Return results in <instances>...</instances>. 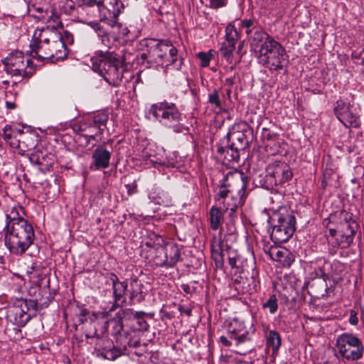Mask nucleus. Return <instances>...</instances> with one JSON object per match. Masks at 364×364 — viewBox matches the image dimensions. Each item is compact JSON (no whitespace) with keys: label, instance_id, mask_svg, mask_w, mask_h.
Instances as JSON below:
<instances>
[{"label":"nucleus","instance_id":"8fccbe9b","mask_svg":"<svg viewBox=\"0 0 364 364\" xmlns=\"http://www.w3.org/2000/svg\"><path fill=\"white\" fill-rule=\"evenodd\" d=\"M223 242H215L212 245V247H211L212 256L220 255V254L226 252V250L224 251L223 249Z\"/></svg>","mask_w":364,"mask_h":364},{"label":"nucleus","instance_id":"a211bd4d","mask_svg":"<svg viewBox=\"0 0 364 364\" xmlns=\"http://www.w3.org/2000/svg\"><path fill=\"white\" fill-rule=\"evenodd\" d=\"M255 330L248 331L242 323L234 320L228 327L227 334L228 337L233 340L234 345L238 346L252 341Z\"/></svg>","mask_w":364,"mask_h":364},{"label":"nucleus","instance_id":"603ef678","mask_svg":"<svg viewBox=\"0 0 364 364\" xmlns=\"http://www.w3.org/2000/svg\"><path fill=\"white\" fill-rule=\"evenodd\" d=\"M241 27L243 28H252V29L259 28L257 27V23L253 19H245L241 21Z\"/></svg>","mask_w":364,"mask_h":364},{"label":"nucleus","instance_id":"de8ad7c7","mask_svg":"<svg viewBox=\"0 0 364 364\" xmlns=\"http://www.w3.org/2000/svg\"><path fill=\"white\" fill-rule=\"evenodd\" d=\"M43 159H41L42 164L41 166H43L46 168V169H49L50 167L52 166L54 161V156L50 153H43Z\"/></svg>","mask_w":364,"mask_h":364},{"label":"nucleus","instance_id":"6e6552de","mask_svg":"<svg viewBox=\"0 0 364 364\" xmlns=\"http://www.w3.org/2000/svg\"><path fill=\"white\" fill-rule=\"evenodd\" d=\"M269 223L272 225L270 237L275 243L287 242L296 230V218L291 212L275 213Z\"/></svg>","mask_w":364,"mask_h":364},{"label":"nucleus","instance_id":"c9c22d12","mask_svg":"<svg viewBox=\"0 0 364 364\" xmlns=\"http://www.w3.org/2000/svg\"><path fill=\"white\" fill-rule=\"evenodd\" d=\"M238 32L234 25L229 23L225 28V42L236 44L238 41Z\"/></svg>","mask_w":364,"mask_h":364},{"label":"nucleus","instance_id":"5fc2aeb1","mask_svg":"<svg viewBox=\"0 0 364 364\" xmlns=\"http://www.w3.org/2000/svg\"><path fill=\"white\" fill-rule=\"evenodd\" d=\"M181 288L187 294H192L196 291V287L189 284H182Z\"/></svg>","mask_w":364,"mask_h":364},{"label":"nucleus","instance_id":"6e6d98bb","mask_svg":"<svg viewBox=\"0 0 364 364\" xmlns=\"http://www.w3.org/2000/svg\"><path fill=\"white\" fill-rule=\"evenodd\" d=\"M220 341L225 347H230L234 344L233 340H231L228 335L220 336Z\"/></svg>","mask_w":364,"mask_h":364},{"label":"nucleus","instance_id":"dca6fc26","mask_svg":"<svg viewBox=\"0 0 364 364\" xmlns=\"http://www.w3.org/2000/svg\"><path fill=\"white\" fill-rule=\"evenodd\" d=\"M107 278L112 284L114 304L110 311H114L116 308L127 304L125 295L128 291L129 284L127 281H120L114 273L107 274Z\"/></svg>","mask_w":364,"mask_h":364},{"label":"nucleus","instance_id":"c03bdc74","mask_svg":"<svg viewBox=\"0 0 364 364\" xmlns=\"http://www.w3.org/2000/svg\"><path fill=\"white\" fill-rule=\"evenodd\" d=\"M94 314H90V312L86 309H81L77 315L78 321L80 324H83L87 321L88 318L92 321Z\"/></svg>","mask_w":364,"mask_h":364},{"label":"nucleus","instance_id":"79ce46f5","mask_svg":"<svg viewBox=\"0 0 364 364\" xmlns=\"http://www.w3.org/2000/svg\"><path fill=\"white\" fill-rule=\"evenodd\" d=\"M208 102L214 105L218 108L222 107V102L220 100L218 91L214 89L211 93L208 95Z\"/></svg>","mask_w":364,"mask_h":364},{"label":"nucleus","instance_id":"c756f323","mask_svg":"<svg viewBox=\"0 0 364 364\" xmlns=\"http://www.w3.org/2000/svg\"><path fill=\"white\" fill-rule=\"evenodd\" d=\"M223 218V213L222 210L215 206H213L210 210V228L217 230L219 229L221 220Z\"/></svg>","mask_w":364,"mask_h":364},{"label":"nucleus","instance_id":"aec40b11","mask_svg":"<svg viewBox=\"0 0 364 364\" xmlns=\"http://www.w3.org/2000/svg\"><path fill=\"white\" fill-rule=\"evenodd\" d=\"M112 153V149L107 150L104 146L97 147L92 154L90 170L97 171L108 168L110 165Z\"/></svg>","mask_w":364,"mask_h":364},{"label":"nucleus","instance_id":"3c124183","mask_svg":"<svg viewBox=\"0 0 364 364\" xmlns=\"http://www.w3.org/2000/svg\"><path fill=\"white\" fill-rule=\"evenodd\" d=\"M227 255V252L220 255H213L212 257L215 262V267L218 269H222L224 266V257Z\"/></svg>","mask_w":364,"mask_h":364},{"label":"nucleus","instance_id":"2eb2a0df","mask_svg":"<svg viewBox=\"0 0 364 364\" xmlns=\"http://www.w3.org/2000/svg\"><path fill=\"white\" fill-rule=\"evenodd\" d=\"M235 182L237 185V188L231 187V184L229 183V178H225L219 187V191L215 196V200H220V199H225L228 197L229 193H232L234 191L237 192L239 196L238 203L242 200L246 193L247 188V177L243 176L242 173H239L235 177Z\"/></svg>","mask_w":364,"mask_h":364},{"label":"nucleus","instance_id":"6ab92c4d","mask_svg":"<svg viewBox=\"0 0 364 364\" xmlns=\"http://www.w3.org/2000/svg\"><path fill=\"white\" fill-rule=\"evenodd\" d=\"M97 0H67L65 6L69 9V11L75 10V7H80L87 12H92L94 17L103 18V14L107 12L101 6H98Z\"/></svg>","mask_w":364,"mask_h":364},{"label":"nucleus","instance_id":"338daca9","mask_svg":"<svg viewBox=\"0 0 364 364\" xmlns=\"http://www.w3.org/2000/svg\"><path fill=\"white\" fill-rule=\"evenodd\" d=\"M344 223H350L351 221H353V220L351 218V214H349L348 213H345V215H344Z\"/></svg>","mask_w":364,"mask_h":364},{"label":"nucleus","instance_id":"13d9d810","mask_svg":"<svg viewBox=\"0 0 364 364\" xmlns=\"http://www.w3.org/2000/svg\"><path fill=\"white\" fill-rule=\"evenodd\" d=\"M11 127L9 126V125H6L3 129H2V132H3V136H4V139L6 140H8V139H10L12 138V134L11 133L9 132V131H11Z\"/></svg>","mask_w":364,"mask_h":364},{"label":"nucleus","instance_id":"ea45409f","mask_svg":"<svg viewBox=\"0 0 364 364\" xmlns=\"http://www.w3.org/2000/svg\"><path fill=\"white\" fill-rule=\"evenodd\" d=\"M51 44L50 41L47 38H42L41 33L39 34V37L33 40L32 43L30 44V51L33 50H39L40 46H44L45 45Z\"/></svg>","mask_w":364,"mask_h":364},{"label":"nucleus","instance_id":"a878e982","mask_svg":"<svg viewBox=\"0 0 364 364\" xmlns=\"http://www.w3.org/2000/svg\"><path fill=\"white\" fill-rule=\"evenodd\" d=\"M90 122L97 129L99 135L103 134L105 128L109 119V114L107 111H98L87 117Z\"/></svg>","mask_w":364,"mask_h":364},{"label":"nucleus","instance_id":"412c9836","mask_svg":"<svg viewBox=\"0 0 364 364\" xmlns=\"http://www.w3.org/2000/svg\"><path fill=\"white\" fill-rule=\"evenodd\" d=\"M217 153L220 157H223L228 162L238 163L240 160V149L231 146V144L223 139L217 145Z\"/></svg>","mask_w":364,"mask_h":364},{"label":"nucleus","instance_id":"473e14b6","mask_svg":"<svg viewBox=\"0 0 364 364\" xmlns=\"http://www.w3.org/2000/svg\"><path fill=\"white\" fill-rule=\"evenodd\" d=\"M235 49V44L225 41L222 43L221 48L220 49L222 57L225 58L229 63L232 64L231 69H233L235 65V63H232V55Z\"/></svg>","mask_w":364,"mask_h":364},{"label":"nucleus","instance_id":"f03ea898","mask_svg":"<svg viewBox=\"0 0 364 364\" xmlns=\"http://www.w3.org/2000/svg\"><path fill=\"white\" fill-rule=\"evenodd\" d=\"M39 295L41 297L36 299H17L7 311L6 320L19 328L25 326L36 315L38 306L47 307L53 300L54 294L50 291L49 282L40 290Z\"/></svg>","mask_w":364,"mask_h":364},{"label":"nucleus","instance_id":"20e7f679","mask_svg":"<svg viewBox=\"0 0 364 364\" xmlns=\"http://www.w3.org/2000/svg\"><path fill=\"white\" fill-rule=\"evenodd\" d=\"M34 239L33 225L28 221H21L6 230L4 242L11 254L21 256L33 245Z\"/></svg>","mask_w":364,"mask_h":364},{"label":"nucleus","instance_id":"bf43d9fd","mask_svg":"<svg viewBox=\"0 0 364 364\" xmlns=\"http://www.w3.org/2000/svg\"><path fill=\"white\" fill-rule=\"evenodd\" d=\"M178 311H180L181 314H184L188 316H190L192 313V309L191 308H186L183 306H180L178 307Z\"/></svg>","mask_w":364,"mask_h":364},{"label":"nucleus","instance_id":"5701e85b","mask_svg":"<svg viewBox=\"0 0 364 364\" xmlns=\"http://www.w3.org/2000/svg\"><path fill=\"white\" fill-rule=\"evenodd\" d=\"M265 252L273 260L281 263L285 267H289L294 262V255L287 248L278 249L272 246L268 251L265 250Z\"/></svg>","mask_w":364,"mask_h":364},{"label":"nucleus","instance_id":"4d7b16f0","mask_svg":"<svg viewBox=\"0 0 364 364\" xmlns=\"http://www.w3.org/2000/svg\"><path fill=\"white\" fill-rule=\"evenodd\" d=\"M251 278L252 279V284H250V290L257 291L259 288V281L257 279L254 275H252Z\"/></svg>","mask_w":364,"mask_h":364},{"label":"nucleus","instance_id":"69168bd1","mask_svg":"<svg viewBox=\"0 0 364 364\" xmlns=\"http://www.w3.org/2000/svg\"><path fill=\"white\" fill-rule=\"evenodd\" d=\"M6 107L8 109H14L16 107V105L14 102L7 101L6 102Z\"/></svg>","mask_w":364,"mask_h":364},{"label":"nucleus","instance_id":"680f3d73","mask_svg":"<svg viewBox=\"0 0 364 364\" xmlns=\"http://www.w3.org/2000/svg\"><path fill=\"white\" fill-rule=\"evenodd\" d=\"M349 322L352 325H356L358 323V318L356 316V314L355 312H351V314H350V316L349 318Z\"/></svg>","mask_w":364,"mask_h":364},{"label":"nucleus","instance_id":"c85d7f7f","mask_svg":"<svg viewBox=\"0 0 364 364\" xmlns=\"http://www.w3.org/2000/svg\"><path fill=\"white\" fill-rule=\"evenodd\" d=\"M38 141V136L35 132H26L21 139L18 140L28 150H33L36 148Z\"/></svg>","mask_w":364,"mask_h":364},{"label":"nucleus","instance_id":"49530a36","mask_svg":"<svg viewBox=\"0 0 364 364\" xmlns=\"http://www.w3.org/2000/svg\"><path fill=\"white\" fill-rule=\"evenodd\" d=\"M237 203H239L238 201L226 207L225 213L228 215L230 218V223H232L234 220L237 218L235 213L238 207Z\"/></svg>","mask_w":364,"mask_h":364},{"label":"nucleus","instance_id":"0e129e2a","mask_svg":"<svg viewBox=\"0 0 364 364\" xmlns=\"http://www.w3.org/2000/svg\"><path fill=\"white\" fill-rule=\"evenodd\" d=\"M235 81L234 78L232 77H228L225 79V84L228 85L230 88H232V85H234Z\"/></svg>","mask_w":364,"mask_h":364},{"label":"nucleus","instance_id":"bb28decb","mask_svg":"<svg viewBox=\"0 0 364 364\" xmlns=\"http://www.w3.org/2000/svg\"><path fill=\"white\" fill-rule=\"evenodd\" d=\"M282 344V338L279 333L276 331H269L266 335V345L271 348L273 353H277Z\"/></svg>","mask_w":364,"mask_h":364},{"label":"nucleus","instance_id":"7ed1b4c3","mask_svg":"<svg viewBox=\"0 0 364 364\" xmlns=\"http://www.w3.org/2000/svg\"><path fill=\"white\" fill-rule=\"evenodd\" d=\"M92 70L98 73L109 85L118 87L125 69L120 56L114 51L98 50L90 59Z\"/></svg>","mask_w":364,"mask_h":364},{"label":"nucleus","instance_id":"1a4fd4ad","mask_svg":"<svg viewBox=\"0 0 364 364\" xmlns=\"http://www.w3.org/2000/svg\"><path fill=\"white\" fill-rule=\"evenodd\" d=\"M150 63L162 66L173 65L176 70L181 68L183 61L178 57V50L169 41H160L149 48Z\"/></svg>","mask_w":364,"mask_h":364},{"label":"nucleus","instance_id":"9d476101","mask_svg":"<svg viewBox=\"0 0 364 364\" xmlns=\"http://www.w3.org/2000/svg\"><path fill=\"white\" fill-rule=\"evenodd\" d=\"M3 63L6 72L12 76L30 78L35 73L33 63L30 59L25 62L23 53L21 51L10 54Z\"/></svg>","mask_w":364,"mask_h":364},{"label":"nucleus","instance_id":"72a5a7b5","mask_svg":"<svg viewBox=\"0 0 364 364\" xmlns=\"http://www.w3.org/2000/svg\"><path fill=\"white\" fill-rule=\"evenodd\" d=\"M6 225L5 227V230L11 229L13 226V224L15 225L16 224L20 223L21 221H28L27 220L24 219L23 217H21L16 210V208H14L10 213L6 214Z\"/></svg>","mask_w":364,"mask_h":364},{"label":"nucleus","instance_id":"b1692460","mask_svg":"<svg viewBox=\"0 0 364 364\" xmlns=\"http://www.w3.org/2000/svg\"><path fill=\"white\" fill-rule=\"evenodd\" d=\"M129 287L127 293L130 305L139 304L144 300L146 293L143 291L144 285L137 277L130 279Z\"/></svg>","mask_w":364,"mask_h":364},{"label":"nucleus","instance_id":"9b49d317","mask_svg":"<svg viewBox=\"0 0 364 364\" xmlns=\"http://www.w3.org/2000/svg\"><path fill=\"white\" fill-rule=\"evenodd\" d=\"M119 346H114L113 342L107 340L104 342V346L97 350V356H102L103 358L109 360H115L119 357L125 354L127 350V346L132 348H137L141 344V341L137 337H131L128 341H119Z\"/></svg>","mask_w":364,"mask_h":364},{"label":"nucleus","instance_id":"7c9ffc66","mask_svg":"<svg viewBox=\"0 0 364 364\" xmlns=\"http://www.w3.org/2000/svg\"><path fill=\"white\" fill-rule=\"evenodd\" d=\"M137 315H135V317L132 321V325L136 331H146L148 330L149 325L145 319V316L148 315V314L144 313V311H136Z\"/></svg>","mask_w":364,"mask_h":364},{"label":"nucleus","instance_id":"39448f33","mask_svg":"<svg viewBox=\"0 0 364 364\" xmlns=\"http://www.w3.org/2000/svg\"><path fill=\"white\" fill-rule=\"evenodd\" d=\"M149 114L162 125L171 129L174 132L181 133L185 129L181 123L182 114L176 104L164 100L151 105Z\"/></svg>","mask_w":364,"mask_h":364},{"label":"nucleus","instance_id":"0eeeda50","mask_svg":"<svg viewBox=\"0 0 364 364\" xmlns=\"http://www.w3.org/2000/svg\"><path fill=\"white\" fill-rule=\"evenodd\" d=\"M336 355L338 358L348 361H357L363 357L364 346L356 335L343 333L336 340Z\"/></svg>","mask_w":364,"mask_h":364},{"label":"nucleus","instance_id":"393cba45","mask_svg":"<svg viewBox=\"0 0 364 364\" xmlns=\"http://www.w3.org/2000/svg\"><path fill=\"white\" fill-rule=\"evenodd\" d=\"M165 260L160 264L161 267H173L181 259L178 245L173 242L166 243L164 247Z\"/></svg>","mask_w":364,"mask_h":364},{"label":"nucleus","instance_id":"f257e3e1","mask_svg":"<svg viewBox=\"0 0 364 364\" xmlns=\"http://www.w3.org/2000/svg\"><path fill=\"white\" fill-rule=\"evenodd\" d=\"M250 45L257 53L259 63L272 73L287 71L289 56L286 49L261 28H257L250 37Z\"/></svg>","mask_w":364,"mask_h":364},{"label":"nucleus","instance_id":"f8f14e48","mask_svg":"<svg viewBox=\"0 0 364 364\" xmlns=\"http://www.w3.org/2000/svg\"><path fill=\"white\" fill-rule=\"evenodd\" d=\"M253 130L250 125L245 122L235 124L232 129L224 138L226 141L240 150H244L249 146L252 140Z\"/></svg>","mask_w":364,"mask_h":364},{"label":"nucleus","instance_id":"e433bc0d","mask_svg":"<svg viewBox=\"0 0 364 364\" xmlns=\"http://www.w3.org/2000/svg\"><path fill=\"white\" fill-rule=\"evenodd\" d=\"M118 17V16H117ZM100 19H105V20H107L108 21V23L111 26H114L115 25H117L118 28H119V33L120 35H122V36L124 37H127V38H131L132 37H134V35H132L131 33V31L129 30V28L124 26V25H122V23H119L117 24V21H116L115 23H114L112 20H113V18H109V19H107V18H100ZM115 21H117V18H116V20Z\"/></svg>","mask_w":364,"mask_h":364},{"label":"nucleus","instance_id":"052dcab7","mask_svg":"<svg viewBox=\"0 0 364 364\" xmlns=\"http://www.w3.org/2000/svg\"><path fill=\"white\" fill-rule=\"evenodd\" d=\"M126 186L127 188V192L129 195L136 192V185L135 183L128 184Z\"/></svg>","mask_w":364,"mask_h":364},{"label":"nucleus","instance_id":"4be33fe9","mask_svg":"<svg viewBox=\"0 0 364 364\" xmlns=\"http://www.w3.org/2000/svg\"><path fill=\"white\" fill-rule=\"evenodd\" d=\"M328 276L322 273L321 277L312 280L309 284L308 293L312 297L317 299H322L328 296V287L326 283V279Z\"/></svg>","mask_w":364,"mask_h":364},{"label":"nucleus","instance_id":"f3484780","mask_svg":"<svg viewBox=\"0 0 364 364\" xmlns=\"http://www.w3.org/2000/svg\"><path fill=\"white\" fill-rule=\"evenodd\" d=\"M73 131L77 134V140L80 141L85 140L87 146L91 140L98 141L97 136H100L97 129L90 122L87 117H85L73 125Z\"/></svg>","mask_w":364,"mask_h":364},{"label":"nucleus","instance_id":"f704fd0d","mask_svg":"<svg viewBox=\"0 0 364 364\" xmlns=\"http://www.w3.org/2000/svg\"><path fill=\"white\" fill-rule=\"evenodd\" d=\"M228 263L232 269H239L242 264V257L235 250H227Z\"/></svg>","mask_w":364,"mask_h":364},{"label":"nucleus","instance_id":"cd10ccee","mask_svg":"<svg viewBox=\"0 0 364 364\" xmlns=\"http://www.w3.org/2000/svg\"><path fill=\"white\" fill-rule=\"evenodd\" d=\"M123 321L115 316L110 321L104 323L105 328H107V325H111L112 326V335L117 337V343L123 339L122 331L124 328Z\"/></svg>","mask_w":364,"mask_h":364},{"label":"nucleus","instance_id":"4c0bfd02","mask_svg":"<svg viewBox=\"0 0 364 364\" xmlns=\"http://www.w3.org/2000/svg\"><path fill=\"white\" fill-rule=\"evenodd\" d=\"M135 315H137L136 311H134L132 309L126 308L121 309L117 312L115 316L124 322L126 321H133Z\"/></svg>","mask_w":364,"mask_h":364},{"label":"nucleus","instance_id":"09e8293b","mask_svg":"<svg viewBox=\"0 0 364 364\" xmlns=\"http://www.w3.org/2000/svg\"><path fill=\"white\" fill-rule=\"evenodd\" d=\"M343 225L346 227L344 234L346 236L353 235L355 233L356 223L355 220H353L350 223H346L343 224Z\"/></svg>","mask_w":364,"mask_h":364},{"label":"nucleus","instance_id":"e2e57ef3","mask_svg":"<svg viewBox=\"0 0 364 364\" xmlns=\"http://www.w3.org/2000/svg\"><path fill=\"white\" fill-rule=\"evenodd\" d=\"M141 59L146 60L147 63H150L149 50H148L147 53H141Z\"/></svg>","mask_w":364,"mask_h":364},{"label":"nucleus","instance_id":"a18cd8bd","mask_svg":"<svg viewBox=\"0 0 364 364\" xmlns=\"http://www.w3.org/2000/svg\"><path fill=\"white\" fill-rule=\"evenodd\" d=\"M41 159H43L42 151L37 150L29 154V160L33 164L41 166Z\"/></svg>","mask_w":364,"mask_h":364},{"label":"nucleus","instance_id":"a19ab883","mask_svg":"<svg viewBox=\"0 0 364 364\" xmlns=\"http://www.w3.org/2000/svg\"><path fill=\"white\" fill-rule=\"evenodd\" d=\"M214 50H210L207 53L200 52L198 53L197 56L198 59L200 60V65L203 68L208 67L210 64V60L213 57Z\"/></svg>","mask_w":364,"mask_h":364},{"label":"nucleus","instance_id":"ddd939ff","mask_svg":"<svg viewBox=\"0 0 364 364\" xmlns=\"http://www.w3.org/2000/svg\"><path fill=\"white\" fill-rule=\"evenodd\" d=\"M29 55L39 62L51 59L58 60L66 57L67 50L62 37H60L53 41L51 44L40 46L39 50L29 51Z\"/></svg>","mask_w":364,"mask_h":364},{"label":"nucleus","instance_id":"423d86ee","mask_svg":"<svg viewBox=\"0 0 364 364\" xmlns=\"http://www.w3.org/2000/svg\"><path fill=\"white\" fill-rule=\"evenodd\" d=\"M292 177L293 173L288 164L282 161H274L267 166L265 175H259L257 181L261 187L272 190L274 187L283 186Z\"/></svg>","mask_w":364,"mask_h":364},{"label":"nucleus","instance_id":"2f4dec72","mask_svg":"<svg viewBox=\"0 0 364 364\" xmlns=\"http://www.w3.org/2000/svg\"><path fill=\"white\" fill-rule=\"evenodd\" d=\"M97 27V34L100 38L102 44L108 48H111L112 46L114 43V38L103 29L99 23H95Z\"/></svg>","mask_w":364,"mask_h":364},{"label":"nucleus","instance_id":"4468645a","mask_svg":"<svg viewBox=\"0 0 364 364\" xmlns=\"http://www.w3.org/2000/svg\"><path fill=\"white\" fill-rule=\"evenodd\" d=\"M333 112L338 119L346 127H357L358 123V114L356 108L349 102L340 99L336 101Z\"/></svg>","mask_w":364,"mask_h":364},{"label":"nucleus","instance_id":"58836bf2","mask_svg":"<svg viewBox=\"0 0 364 364\" xmlns=\"http://www.w3.org/2000/svg\"><path fill=\"white\" fill-rule=\"evenodd\" d=\"M277 298L275 294H272L267 301L263 303V309H268L269 313L274 314L278 309Z\"/></svg>","mask_w":364,"mask_h":364},{"label":"nucleus","instance_id":"774afa93","mask_svg":"<svg viewBox=\"0 0 364 364\" xmlns=\"http://www.w3.org/2000/svg\"><path fill=\"white\" fill-rule=\"evenodd\" d=\"M64 35H65V38H67L68 41H70V39L71 41H73V35L70 32L65 31H64Z\"/></svg>","mask_w":364,"mask_h":364},{"label":"nucleus","instance_id":"864d4df0","mask_svg":"<svg viewBox=\"0 0 364 364\" xmlns=\"http://www.w3.org/2000/svg\"><path fill=\"white\" fill-rule=\"evenodd\" d=\"M228 0H210V6L212 9H218L227 4Z\"/></svg>","mask_w":364,"mask_h":364},{"label":"nucleus","instance_id":"37998d69","mask_svg":"<svg viewBox=\"0 0 364 364\" xmlns=\"http://www.w3.org/2000/svg\"><path fill=\"white\" fill-rule=\"evenodd\" d=\"M261 134L264 140H267L269 142L275 141L279 137L278 134L271 132L269 129L264 127L262 128Z\"/></svg>","mask_w":364,"mask_h":364}]
</instances>
